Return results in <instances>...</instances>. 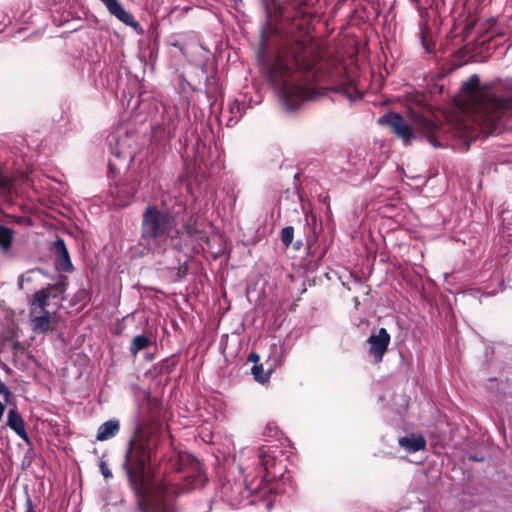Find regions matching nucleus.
<instances>
[{
  "label": "nucleus",
  "mask_w": 512,
  "mask_h": 512,
  "mask_svg": "<svg viewBox=\"0 0 512 512\" xmlns=\"http://www.w3.org/2000/svg\"><path fill=\"white\" fill-rule=\"evenodd\" d=\"M150 344H151L150 338H148L145 335H138L133 339V341L131 343L130 351L133 355H137L138 352L145 349Z\"/></svg>",
  "instance_id": "15"
},
{
  "label": "nucleus",
  "mask_w": 512,
  "mask_h": 512,
  "mask_svg": "<svg viewBox=\"0 0 512 512\" xmlns=\"http://www.w3.org/2000/svg\"><path fill=\"white\" fill-rule=\"evenodd\" d=\"M0 185L3 186V187H7V184H6V179H2L0 177Z\"/></svg>",
  "instance_id": "27"
},
{
  "label": "nucleus",
  "mask_w": 512,
  "mask_h": 512,
  "mask_svg": "<svg viewBox=\"0 0 512 512\" xmlns=\"http://www.w3.org/2000/svg\"><path fill=\"white\" fill-rule=\"evenodd\" d=\"M0 394L4 395L6 403L10 401L11 392L8 390V388L2 381H0Z\"/></svg>",
  "instance_id": "21"
},
{
  "label": "nucleus",
  "mask_w": 512,
  "mask_h": 512,
  "mask_svg": "<svg viewBox=\"0 0 512 512\" xmlns=\"http://www.w3.org/2000/svg\"><path fill=\"white\" fill-rule=\"evenodd\" d=\"M7 425L16 432V434L25 441H28V435L25 431L24 421L16 410L11 409L8 412Z\"/></svg>",
  "instance_id": "12"
},
{
  "label": "nucleus",
  "mask_w": 512,
  "mask_h": 512,
  "mask_svg": "<svg viewBox=\"0 0 512 512\" xmlns=\"http://www.w3.org/2000/svg\"><path fill=\"white\" fill-rule=\"evenodd\" d=\"M413 127L405 122V120L396 113L386 114L379 119V123L388 126L405 144H409L415 138L414 129L420 130L422 133L430 134L436 126L428 119L420 115L413 114Z\"/></svg>",
  "instance_id": "7"
},
{
  "label": "nucleus",
  "mask_w": 512,
  "mask_h": 512,
  "mask_svg": "<svg viewBox=\"0 0 512 512\" xmlns=\"http://www.w3.org/2000/svg\"><path fill=\"white\" fill-rule=\"evenodd\" d=\"M367 342L369 345V354L376 362L382 361L390 342V335L387 330L385 328H380L377 331L372 332Z\"/></svg>",
  "instance_id": "9"
},
{
  "label": "nucleus",
  "mask_w": 512,
  "mask_h": 512,
  "mask_svg": "<svg viewBox=\"0 0 512 512\" xmlns=\"http://www.w3.org/2000/svg\"><path fill=\"white\" fill-rule=\"evenodd\" d=\"M252 372L255 376V379L258 382L264 383L268 380L269 376L267 374L262 373V367L254 366L252 369Z\"/></svg>",
  "instance_id": "20"
},
{
  "label": "nucleus",
  "mask_w": 512,
  "mask_h": 512,
  "mask_svg": "<svg viewBox=\"0 0 512 512\" xmlns=\"http://www.w3.org/2000/svg\"><path fill=\"white\" fill-rule=\"evenodd\" d=\"M26 512H33V510H32V504H31V501H30V500H28V501H27V511H26Z\"/></svg>",
  "instance_id": "26"
},
{
  "label": "nucleus",
  "mask_w": 512,
  "mask_h": 512,
  "mask_svg": "<svg viewBox=\"0 0 512 512\" xmlns=\"http://www.w3.org/2000/svg\"><path fill=\"white\" fill-rule=\"evenodd\" d=\"M4 411H5V405L0 402V421L2 420Z\"/></svg>",
  "instance_id": "25"
},
{
  "label": "nucleus",
  "mask_w": 512,
  "mask_h": 512,
  "mask_svg": "<svg viewBox=\"0 0 512 512\" xmlns=\"http://www.w3.org/2000/svg\"><path fill=\"white\" fill-rule=\"evenodd\" d=\"M179 459L181 462L180 469H186L188 466L191 469L192 472H199L200 471V464L197 459H195L190 454H179Z\"/></svg>",
  "instance_id": "16"
},
{
  "label": "nucleus",
  "mask_w": 512,
  "mask_h": 512,
  "mask_svg": "<svg viewBox=\"0 0 512 512\" xmlns=\"http://www.w3.org/2000/svg\"><path fill=\"white\" fill-rule=\"evenodd\" d=\"M144 512H173L171 498L166 493V488L157 486L145 499Z\"/></svg>",
  "instance_id": "8"
},
{
  "label": "nucleus",
  "mask_w": 512,
  "mask_h": 512,
  "mask_svg": "<svg viewBox=\"0 0 512 512\" xmlns=\"http://www.w3.org/2000/svg\"><path fill=\"white\" fill-rule=\"evenodd\" d=\"M312 47H306L297 41L290 47H283L275 52L271 60L266 63V72L275 88L279 89L283 104L287 109L293 110L305 100L312 99L313 91L292 80L296 67L303 70L312 68L313 63L308 60Z\"/></svg>",
  "instance_id": "1"
},
{
  "label": "nucleus",
  "mask_w": 512,
  "mask_h": 512,
  "mask_svg": "<svg viewBox=\"0 0 512 512\" xmlns=\"http://www.w3.org/2000/svg\"><path fill=\"white\" fill-rule=\"evenodd\" d=\"M262 1L266 14L262 32H310L320 29V0Z\"/></svg>",
  "instance_id": "2"
},
{
  "label": "nucleus",
  "mask_w": 512,
  "mask_h": 512,
  "mask_svg": "<svg viewBox=\"0 0 512 512\" xmlns=\"http://www.w3.org/2000/svg\"><path fill=\"white\" fill-rule=\"evenodd\" d=\"M19 286H20V288H23V283H22V282H20V283H19Z\"/></svg>",
  "instance_id": "28"
},
{
  "label": "nucleus",
  "mask_w": 512,
  "mask_h": 512,
  "mask_svg": "<svg viewBox=\"0 0 512 512\" xmlns=\"http://www.w3.org/2000/svg\"><path fill=\"white\" fill-rule=\"evenodd\" d=\"M175 228L174 219L167 213L149 206L145 209L142 220V238L152 249L161 248Z\"/></svg>",
  "instance_id": "5"
},
{
  "label": "nucleus",
  "mask_w": 512,
  "mask_h": 512,
  "mask_svg": "<svg viewBox=\"0 0 512 512\" xmlns=\"http://www.w3.org/2000/svg\"><path fill=\"white\" fill-rule=\"evenodd\" d=\"M150 458V439L143 435L135 436L131 440L126 454L125 469L131 482L140 483L144 490H146L144 486L145 467Z\"/></svg>",
  "instance_id": "6"
},
{
  "label": "nucleus",
  "mask_w": 512,
  "mask_h": 512,
  "mask_svg": "<svg viewBox=\"0 0 512 512\" xmlns=\"http://www.w3.org/2000/svg\"><path fill=\"white\" fill-rule=\"evenodd\" d=\"M337 90L340 92H343L344 94H347L349 97L352 96L353 91L355 90L354 84L352 82H345L342 83L337 87Z\"/></svg>",
  "instance_id": "19"
},
{
  "label": "nucleus",
  "mask_w": 512,
  "mask_h": 512,
  "mask_svg": "<svg viewBox=\"0 0 512 512\" xmlns=\"http://www.w3.org/2000/svg\"><path fill=\"white\" fill-rule=\"evenodd\" d=\"M399 445L408 452L424 450L426 441L422 435L411 434L399 439Z\"/></svg>",
  "instance_id": "11"
},
{
  "label": "nucleus",
  "mask_w": 512,
  "mask_h": 512,
  "mask_svg": "<svg viewBox=\"0 0 512 512\" xmlns=\"http://www.w3.org/2000/svg\"><path fill=\"white\" fill-rule=\"evenodd\" d=\"M294 229L292 227H285L281 233V239L283 244L288 247L293 240Z\"/></svg>",
  "instance_id": "18"
},
{
  "label": "nucleus",
  "mask_w": 512,
  "mask_h": 512,
  "mask_svg": "<svg viewBox=\"0 0 512 512\" xmlns=\"http://www.w3.org/2000/svg\"><path fill=\"white\" fill-rule=\"evenodd\" d=\"M109 12L125 24L135 26L136 23L131 14L126 12L118 0H101Z\"/></svg>",
  "instance_id": "10"
},
{
  "label": "nucleus",
  "mask_w": 512,
  "mask_h": 512,
  "mask_svg": "<svg viewBox=\"0 0 512 512\" xmlns=\"http://www.w3.org/2000/svg\"><path fill=\"white\" fill-rule=\"evenodd\" d=\"M458 107L476 122L485 123L494 121L500 114L510 107L507 99H498L488 87L479 86V78L471 76L462 86V93L458 96Z\"/></svg>",
  "instance_id": "3"
},
{
  "label": "nucleus",
  "mask_w": 512,
  "mask_h": 512,
  "mask_svg": "<svg viewBox=\"0 0 512 512\" xmlns=\"http://www.w3.org/2000/svg\"><path fill=\"white\" fill-rule=\"evenodd\" d=\"M119 431V421L112 419L103 423L99 428L96 435L98 441H106Z\"/></svg>",
  "instance_id": "14"
},
{
  "label": "nucleus",
  "mask_w": 512,
  "mask_h": 512,
  "mask_svg": "<svg viewBox=\"0 0 512 512\" xmlns=\"http://www.w3.org/2000/svg\"><path fill=\"white\" fill-rule=\"evenodd\" d=\"M268 34H262V37H261V45H262V50H265V43H266V38H267ZM264 53V51H262Z\"/></svg>",
  "instance_id": "24"
},
{
  "label": "nucleus",
  "mask_w": 512,
  "mask_h": 512,
  "mask_svg": "<svg viewBox=\"0 0 512 512\" xmlns=\"http://www.w3.org/2000/svg\"><path fill=\"white\" fill-rule=\"evenodd\" d=\"M100 470L104 478L108 479L112 477V473L105 462L100 463Z\"/></svg>",
  "instance_id": "22"
},
{
  "label": "nucleus",
  "mask_w": 512,
  "mask_h": 512,
  "mask_svg": "<svg viewBox=\"0 0 512 512\" xmlns=\"http://www.w3.org/2000/svg\"><path fill=\"white\" fill-rule=\"evenodd\" d=\"M66 290V279L60 278L55 284L48 285L36 291L28 300L29 326L36 334H46L57 331L63 325L57 311H50L48 307L55 299L60 298Z\"/></svg>",
  "instance_id": "4"
},
{
  "label": "nucleus",
  "mask_w": 512,
  "mask_h": 512,
  "mask_svg": "<svg viewBox=\"0 0 512 512\" xmlns=\"http://www.w3.org/2000/svg\"><path fill=\"white\" fill-rule=\"evenodd\" d=\"M429 35H430V34H423L421 39H422V44H423V46L425 47L426 51H427V52H432L431 47L427 44V42H428V36H429Z\"/></svg>",
  "instance_id": "23"
},
{
  "label": "nucleus",
  "mask_w": 512,
  "mask_h": 512,
  "mask_svg": "<svg viewBox=\"0 0 512 512\" xmlns=\"http://www.w3.org/2000/svg\"><path fill=\"white\" fill-rule=\"evenodd\" d=\"M13 233L12 231L4 226H0V246L7 250L12 242Z\"/></svg>",
  "instance_id": "17"
},
{
  "label": "nucleus",
  "mask_w": 512,
  "mask_h": 512,
  "mask_svg": "<svg viewBox=\"0 0 512 512\" xmlns=\"http://www.w3.org/2000/svg\"><path fill=\"white\" fill-rule=\"evenodd\" d=\"M54 251L58 258L59 265L64 270H71L72 269V263L70 261V257L66 248V245L62 239H57L54 243Z\"/></svg>",
  "instance_id": "13"
}]
</instances>
